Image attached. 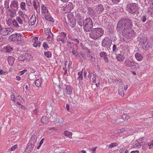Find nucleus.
<instances>
[{"label": "nucleus", "mask_w": 153, "mask_h": 153, "mask_svg": "<svg viewBox=\"0 0 153 153\" xmlns=\"http://www.w3.org/2000/svg\"><path fill=\"white\" fill-rule=\"evenodd\" d=\"M121 0H111L113 4H116L119 3Z\"/></svg>", "instance_id": "nucleus-55"}, {"label": "nucleus", "mask_w": 153, "mask_h": 153, "mask_svg": "<svg viewBox=\"0 0 153 153\" xmlns=\"http://www.w3.org/2000/svg\"><path fill=\"white\" fill-rule=\"evenodd\" d=\"M10 7L11 8L14 7L16 10H17L19 6L18 5V2L16 1H14L12 2L10 5Z\"/></svg>", "instance_id": "nucleus-15"}, {"label": "nucleus", "mask_w": 153, "mask_h": 153, "mask_svg": "<svg viewBox=\"0 0 153 153\" xmlns=\"http://www.w3.org/2000/svg\"><path fill=\"white\" fill-rule=\"evenodd\" d=\"M42 17H44L46 20L51 22H54V20L53 19V18L51 17L50 15L48 14H46Z\"/></svg>", "instance_id": "nucleus-22"}, {"label": "nucleus", "mask_w": 153, "mask_h": 153, "mask_svg": "<svg viewBox=\"0 0 153 153\" xmlns=\"http://www.w3.org/2000/svg\"><path fill=\"white\" fill-rule=\"evenodd\" d=\"M133 26L131 21L128 18H123L118 22L117 25V30L118 31H121L122 29L127 30L131 28Z\"/></svg>", "instance_id": "nucleus-1"}, {"label": "nucleus", "mask_w": 153, "mask_h": 153, "mask_svg": "<svg viewBox=\"0 0 153 153\" xmlns=\"http://www.w3.org/2000/svg\"><path fill=\"white\" fill-rule=\"evenodd\" d=\"M36 17L35 15H33L29 21V24L30 26H32L35 23Z\"/></svg>", "instance_id": "nucleus-13"}, {"label": "nucleus", "mask_w": 153, "mask_h": 153, "mask_svg": "<svg viewBox=\"0 0 153 153\" xmlns=\"http://www.w3.org/2000/svg\"><path fill=\"white\" fill-rule=\"evenodd\" d=\"M35 145H36L33 144V143H28L27 147L26 150L28 151L32 152L33 150Z\"/></svg>", "instance_id": "nucleus-14"}, {"label": "nucleus", "mask_w": 153, "mask_h": 153, "mask_svg": "<svg viewBox=\"0 0 153 153\" xmlns=\"http://www.w3.org/2000/svg\"><path fill=\"white\" fill-rule=\"evenodd\" d=\"M95 10L98 13L100 14L104 10V8L102 5L100 4L96 7Z\"/></svg>", "instance_id": "nucleus-11"}, {"label": "nucleus", "mask_w": 153, "mask_h": 153, "mask_svg": "<svg viewBox=\"0 0 153 153\" xmlns=\"http://www.w3.org/2000/svg\"><path fill=\"white\" fill-rule=\"evenodd\" d=\"M44 54L47 57H50L51 56V53L49 51L45 52Z\"/></svg>", "instance_id": "nucleus-45"}, {"label": "nucleus", "mask_w": 153, "mask_h": 153, "mask_svg": "<svg viewBox=\"0 0 153 153\" xmlns=\"http://www.w3.org/2000/svg\"><path fill=\"white\" fill-rule=\"evenodd\" d=\"M148 146H149V149L152 148L153 147V143H148L147 144Z\"/></svg>", "instance_id": "nucleus-59"}, {"label": "nucleus", "mask_w": 153, "mask_h": 153, "mask_svg": "<svg viewBox=\"0 0 153 153\" xmlns=\"http://www.w3.org/2000/svg\"><path fill=\"white\" fill-rule=\"evenodd\" d=\"M35 85L38 87H39L41 86V80L39 79H37L35 82Z\"/></svg>", "instance_id": "nucleus-40"}, {"label": "nucleus", "mask_w": 153, "mask_h": 153, "mask_svg": "<svg viewBox=\"0 0 153 153\" xmlns=\"http://www.w3.org/2000/svg\"><path fill=\"white\" fill-rule=\"evenodd\" d=\"M141 20L143 22H145L146 20V18L145 16H142L141 17Z\"/></svg>", "instance_id": "nucleus-48"}, {"label": "nucleus", "mask_w": 153, "mask_h": 153, "mask_svg": "<svg viewBox=\"0 0 153 153\" xmlns=\"http://www.w3.org/2000/svg\"><path fill=\"white\" fill-rule=\"evenodd\" d=\"M46 34L47 35L49 36V37L51 38H53V34L51 33L50 29H47L46 32Z\"/></svg>", "instance_id": "nucleus-26"}, {"label": "nucleus", "mask_w": 153, "mask_h": 153, "mask_svg": "<svg viewBox=\"0 0 153 153\" xmlns=\"http://www.w3.org/2000/svg\"><path fill=\"white\" fill-rule=\"evenodd\" d=\"M23 57L24 61L27 60L30 58L31 55L29 53H25V54L23 55Z\"/></svg>", "instance_id": "nucleus-25"}, {"label": "nucleus", "mask_w": 153, "mask_h": 153, "mask_svg": "<svg viewBox=\"0 0 153 153\" xmlns=\"http://www.w3.org/2000/svg\"><path fill=\"white\" fill-rule=\"evenodd\" d=\"M34 47H37L38 46L39 47L40 45V42H34L33 44Z\"/></svg>", "instance_id": "nucleus-46"}, {"label": "nucleus", "mask_w": 153, "mask_h": 153, "mask_svg": "<svg viewBox=\"0 0 153 153\" xmlns=\"http://www.w3.org/2000/svg\"><path fill=\"white\" fill-rule=\"evenodd\" d=\"M13 50L12 48L9 45L7 46L5 49V52L7 53L10 52Z\"/></svg>", "instance_id": "nucleus-33"}, {"label": "nucleus", "mask_w": 153, "mask_h": 153, "mask_svg": "<svg viewBox=\"0 0 153 153\" xmlns=\"http://www.w3.org/2000/svg\"><path fill=\"white\" fill-rule=\"evenodd\" d=\"M16 19V21L18 22L19 24L22 25L23 23L22 20L20 17H17Z\"/></svg>", "instance_id": "nucleus-47"}, {"label": "nucleus", "mask_w": 153, "mask_h": 153, "mask_svg": "<svg viewBox=\"0 0 153 153\" xmlns=\"http://www.w3.org/2000/svg\"><path fill=\"white\" fill-rule=\"evenodd\" d=\"M37 140V137L35 135H33L31 137L29 143L33 144L36 145V142Z\"/></svg>", "instance_id": "nucleus-17"}, {"label": "nucleus", "mask_w": 153, "mask_h": 153, "mask_svg": "<svg viewBox=\"0 0 153 153\" xmlns=\"http://www.w3.org/2000/svg\"><path fill=\"white\" fill-rule=\"evenodd\" d=\"M16 41H20L22 39V35L20 33H16Z\"/></svg>", "instance_id": "nucleus-32"}, {"label": "nucleus", "mask_w": 153, "mask_h": 153, "mask_svg": "<svg viewBox=\"0 0 153 153\" xmlns=\"http://www.w3.org/2000/svg\"><path fill=\"white\" fill-rule=\"evenodd\" d=\"M16 138V136H15L14 135H11L8 137L9 141H11L13 140H16L17 139Z\"/></svg>", "instance_id": "nucleus-30"}, {"label": "nucleus", "mask_w": 153, "mask_h": 153, "mask_svg": "<svg viewBox=\"0 0 153 153\" xmlns=\"http://www.w3.org/2000/svg\"><path fill=\"white\" fill-rule=\"evenodd\" d=\"M124 64L126 66L128 67H132L134 66L139 68L140 66L137 63L131 61L129 59H126L125 60Z\"/></svg>", "instance_id": "nucleus-8"}, {"label": "nucleus", "mask_w": 153, "mask_h": 153, "mask_svg": "<svg viewBox=\"0 0 153 153\" xmlns=\"http://www.w3.org/2000/svg\"><path fill=\"white\" fill-rule=\"evenodd\" d=\"M73 40L75 42H76L77 43V44H78L79 43V39H73Z\"/></svg>", "instance_id": "nucleus-63"}, {"label": "nucleus", "mask_w": 153, "mask_h": 153, "mask_svg": "<svg viewBox=\"0 0 153 153\" xmlns=\"http://www.w3.org/2000/svg\"><path fill=\"white\" fill-rule=\"evenodd\" d=\"M112 50L113 52H116L118 50V49H117L116 45H113Z\"/></svg>", "instance_id": "nucleus-53"}, {"label": "nucleus", "mask_w": 153, "mask_h": 153, "mask_svg": "<svg viewBox=\"0 0 153 153\" xmlns=\"http://www.w3.org/2000/svg\"><path fill=\"white\" fill-rule=\"evenodd\" d=\"M19 14L22 17L24 16L23 13L22 11H19Z\"/></svg>", "instance_id": "nucleus-64"}, {"label": "nucleus", "mask_w": 153, "mask_h": 153, "mask_svg": "<svg viewBox=\"0 0 153 153\" xmlns=\"http://www.w3.org/2000/svg\"><path fill=\"white\" fill-rule=\"evenodd\" d=\"M14 30L11 27L7 28V36L8 35H10L13 32Z\"/></svg>", "instance_id": "nucleus-28"}, {"label": "nucleus", "mask_w": 153, "mask_h": 153, "mask_svg": "<svg viewBox=\"0 0 153 153\" xmlns=\"http://www.w3.org/2000/svg\"><path fill=\"white\" fill-rule=\"evenodd\" d=\"M118 144L117 143H112L108 145L109 148H111L115 146H117Z\"/></svg>", "instance_id": "nucleus-43"}, {"label": "nucleus", "mask_w": 153, "mask_h": 153, "mask_svg": "<svg viewBox=\"0 0 153 153\" xmlns=\"http://www.w3.org/2000/svg\"><path fill=\"white\" fill-rule=\"evenodd\" d=\"M104 34V31L101 28L92 29L89 33V36L94 39H96L101 37Z\"/></svg>", "instance_id": "nucleus-2"}, {"label": "nucleus", "mask_w": 153, "mask_h": 153, "mask_svg": "<svg viewBox=\"0 0 153 153\" xmlns=\"http://www.w3.org/2000/svg\"><path fill=\"white\" fill-rule=\"evenodd\" d=\"M122 33L123 36L127 39V40L126 39L124 40V41L126 43L129 42L131 37H134L136 35V33L131 28H128L127 30L125 29H123L122 31Z\"/></svg>", "instance_id": "nucleus-4"}, {"label": "nucleus", "mask_w": 153, "mask_h": 153, "mask_svg": "<svg viewBox=\"0 0 153 153\" xmlns=\"http://www.w3.org/2000/svg\"><path fill=\"white\" fill-rule=\"evenodd\" d=\"M137 40L139 42L140 45L142 46V48L146 50L150 47L149 44V40L145 35H140L137 38Z\"/></svg>", "instance_id": "nucleus-3"}, {"label": "nucleus", "mask_w": 153, "mask_h": 153, "mask_svg": "<svg viewBox=\"0 0 153 153\" xmlns=\"http://www.w3.org/2000/svg\"><path fill=\"white\" fill-rule=\"evenodd\" d=\"M135 56L137 59L138 61H140L143 59V56L139 53H136Z\"/></svg>", "instance_id": "nucleus-21"}, {"label": "nucleus", "mask_w": 153, "mask_h": 153, "mask_svg": "<svg viewBox=\"0 0 153 153\" xmlns=\"http://www.w3.org/2000/svg\"><path fill=\"white\" fill-rule=\"evenodd\" d=\"M67 39L66 34L64 32L61 33L58 36L57 41L58 42L61 41L63 43H65Z\"/></svg>", "instance_id": "nucleus-9"}, {"label": "nucleus", "mask_w": 153, "mask_h": 153, "mask_svg": "<svg viewBox=\"0 0 153 153\" xmlns=\"http://www.w3.org/2000/svg\"><path fill=\"white\" fill-rule=\"evenodd\" d=\"M122 117L123 119H128L129 118L127 114H125L122 115Z\"/></svg>", "instance_id": "nucleus-51"}, {"label": "nucleus", "mask_w": 153, "mask_h": 153, "mask_svg": "<svg viewBox=\"0 0 153 153\" xmlns=\"http://www.w3.org/2000/svg\"><path fill=\"white\" fill-rule=\"evenodd\" d=\"M64 134L68 137L71 138L72 135L71 132L68 131H65L64 132Z\"/></svg>", "instance_id": "nucleus-35"}, {"label": "nucleus", "mask_w": 153, "mask_h": 153, "mask_svg": "<svg viewBox=\"0 0 153 153\" xmlns=\"http://www.w3.org/2000/svg\"><path fill=\"white\" fill-rule=\"evenodd\" d=\"M41 120L44 124H46L48 121V118L46 116H43L41 119Z\"/></svg>", "instance_id": "nucleus-24"}, {"label": "nucleus", "mask_w": 153, "mask_h": 153, "mask_svg": "<svg viewBox=\"0 0 153 153\" xmlns=\"http://www.w3.org/2000/svg\"><path fill=\"white\" fill-rule=\"evenodd\" d=\"M33 4L37 13H39L40 12V7L39 2L37 1L33 0Z\"/></svg>", "instance_id": "nucleus-10"}, {"label": "nucleus", "mask_w": 153, "mask_h": 153, "mask_svg": "<svg viewBox=\"0 0 153 153\" xmlns=\"http://www.w3.org/2000/svg\"><path fill=\"white\" fill-rule=\"evenodd\" d=\"M43 46L45 49H46L47 48H48L47 44L45 42H44L43 43Z\"/></svg>", "instance_id": "nucleus-58"}, {"label": "nucleus", "mask_w": 153, "mask_h": 153, "mask_svg": "<svg viewBox=\"0 0 153 153\" xmlns=\"http://www.w3.org/2000/svg\"><path fill=\"white\" fill-rule=\"evenodd\" d=\"M118 92L119 94L122 97L124 96V93L123 89V84H122L119 87L118 89Z\"/></svg>", "instance_id": "nucleus-20"}, {"label": "nucleus", "mask_w": 153, "mask_h": 153, "mask_svg": "<svg viewBox=\"0 0 153 153\" xmlns=\"http://www.w3.org/2000/svg\"><path fill=\"white\" fill-rule=\"evenodd\" d=\"M26 3L29 6H30L31 5V3L30 0H26Z\"/></svg>", "instance_id": "nucleus-61"}, {"label": "nucleus", "mask_w": 153, "mask_h": 153, "mask_svg": "<svg viewBox=\"0 0 153 153\" xmlns=\"http://www.w3.org/2000/svg\"><path fill=\"white\" fill-rule=\"evenodd\" d=\"M70 26L72 27H74L75 25V22L74 20H70L69 21Z\"/></svg>", "instance_id": "nucleus-37"}, {"label": "nucleus", "mask_w": 153, "mask_h": 153, "mask_svg": "<svg viewBox=\"0 0 153 153\" xmlns=\"http://www.w3.org/2000/svg\"><path fill=\"white\" fill-rule=\"evenodd\" d=\"M90 72L88 70H86L84 72V77L86 79H88L89 77Z\"/></svg>", "instance_id": "nucleus-36"}, {"label": "nucleus", "mask_w": 153, "mask_h": 153, "mask_svg": "<svg viewBox=\"0 0 153 153\" xmlns=\"http://www.w3.org/2000/svg\"><path fill=\"white\" fill-rule=\"evenodd\" d=\"M69 5H70V6L71 7V8H70V9H68V12H70V11H71V10H72L73 9V8H74V7H73V5L72 4V3H69V4L68 5V6Z\"/></svg>", "instance_id": "nucleus-52"}, {"label": "nucleus", "mask_w": 153, "mask_h": 153, "mask_svg": "<svg viewBox=\"0 0 153 153\" xmlns=\"http://www.w3.org/2000/svg\"><path fill=\"white\" fill-rule=\"evenodd\" d=\"M0 33L3 36H7V28H3V29L1 31Z\"/></svg>", "instance_id": "nucleus-31"}, {"label": "nucleus", "mask_w": 153, "mask_h": 153, "mask_svg": "<svg viewBox=\"0 0 153 153\" xmlns=\"http://www.w3.org/2000/svg\"><path fill=\"white\" fill-rule=\"evenodd\" d=\"M17 145H15L10 148V150L11 151H12L16 149L17 148ZM9 150H10V149H9Z\"/></svg>", "instance_id": "nucleus-57"}, {"label": "nucleus", "mask_w": 153, "mask_h": 153, "mask_svg": "<svg viewBox=\"0 0 153 153\" xmlns=\"http://www.w3.org/2000/svg\"><path fill=\"white\" fill-rule=\"evenodd\" d=\"M66 90L67 94H70L72 92V88L69 85H67L66 87Z\"/></svg>", "instance_id": "nucleus-29"}, {"label": "nucleus", "mask_w": 153, "mask_h": 153, "mask_svg": "<svg viewBox=\"0 0 153 153\" xmlns=\"http://www.w3.org/2000/svg\"><path fill=\"white\" fill-rule=\"evenodd\" d=\"M121 119L120 118V119H118V120H114V121L115 122H118V124L119 125H121L123 123L120 120Z\"/></svg>", "instance_id": "nucleus-60"}, {"label": "nucleus", "mask_w": 153, "mask_h": 153, "mask_svg": "<svg viewBox=\"0 0 153 153\" xmlns=\"http://www.w3.org/2000/svg\"><path fill=\"white\" fill-rule=\"evenodd\" d=\"M16 33L13 34L9 37V39L11 41H16Z\"/></svg>", "instance_id": "nucleus-23"}, {"label": "nucleus", "mask_w": 153, "mask_h": 153, "mask_svg": "<svg viewBox=\"0 0 153 153\" xmlns=\"http://www.w3.org/2000/svg\"><path fill=\"white\" fill-rule=\"evenodd\" d=\"M88 15H89L91 16H94L95 14V12L94 10L91 7L88 8Z\"/></svg>", "instance_id": "nucleus-19"}, {"label": "nucleus", "mask_w": 153, "mask_h": 153, "mask_svg": "<svg viewBox=\"0 0 153 153\" xmlns=\"http://www.w3.org/2000/svg\"><path fill=\"white\" fill-rule=\"evenodd\" d=\"M93 26V22L91 18H87L84 21L83 28L85 31H90Z\"/></svg>", "instance_id": "nucleus-6"}, {"label": "nucleus", "mask_w": 153, "mask_h": 153, "mask_svg": "<svg viewBox=\"0 0 153 153\" xmlns=\"http://www.w3.org/2000/svg\"><path fill=\"white\" fill-rule=\"evenodd\" d=\"M12 23L13 26L16 28H18L19 27V26L16 20H14L13 21Z\"/></svg>", "instance_id": "nucleus-41"}, {"label": "nucleus", "mask_w": 153, "mask_h": 153, "mask_svg": "<svg viewBox=\"0 0 153 153\" xmlns=\"http://www.w3.org/2000/svg\"><path fill=\"white\" fill-rule=\"evenodd\" d=\"M112 43L111 39L108 37H106L102 41L101 45L102 47L108 48L110 47Z\"/></svg>", "instance_id": "nucleus-7"}, {"label": "nucleus", "mask_w": 153, "mask_h": 153, "mask_svg": "<svg viewBox=\"0 0 153 153\" xmlns=\"http://www.w3.org/2000/svg\"><path fill=\"white\" fill-rule=\"evenodd\" d=\"M70 47L72 48V53L75 56H77L78 54V52L74 49V46H72L71 47L70 46Z\"/></svg>", "instance_id": "nucleus-34"}, {"label": "nucleus", "mask_w": 153, "mask_h": 153, "mask_svg": "<svg viewBox=\"0 0 153 153\" xmlns=\"http://www.w3.org/2000/svg\"><path fill=\"white\" fill-rule=\"evenodd\" d=\"M41 9L42 15V16H44L46 14H50L47 7H45L44 6H42V7Z\"/></svg>", "instance_id": "nucleus-12"}, {"label": "nucleus", "mask_w": 153, "mask_h": 153, "mask_svg": "<svg viewBox=\"0 0 153 153\" xmlns=\"http://www.w3.org/2000/svg\"><path fill=\"white\" fill-rule=\"evenodd\" d=\"M56 121L60 124H61L63 123V120L61 118H57L56 119Z\"/></svg>", "instance_id": "nucleus-49"}, {"label": "nucleus", "mask_w": 153, "mask_h": 153, "mask_svg": "<svg viewBox=\"0 0 153 153\" xmlns=\"http://www.w3.org/2000/svg\"><path fill=\"white\" fill-rule=\"evenodd\" d=\"M78 22L79 25L80 26H83L84 25V21L82 20L78 21Z\"/></svg>", "instance_id": "nucleus-50"}, {"label": "nucleus", "mask_w": 153, "mask_h": 153, "mask_svg": "<svg viewBox=\"0 0 153 153\" xmlns=\"http://www.w3.org/2000/svg\"><path fill=\"white\" fill-rule=\"evenodd\" d=\"M116 131L118 133H122L124 131L125 129L123 128H122L121 129H117Z\"/></svg>", "instance_id": "nucleus-44"}, {"label": "nucleus", "mask_w": 153, "mask_h": 153, "mask_svg": "<svg viewBox=\"0 0 153 153\" xmlns=\"http://www.w3.org/2000/svg\"><path fill=\"white\" fill-rule=\"evenodd\" d=\"M20 7L22 10L25 9V4L24 2H22L20 4Z\"/></svg>", "instance_id": "nucleus-42"}, {"label": "nucleus", "mask_w": 153, "mask_h": 153, "mask_svg": "<svg viewBox=\"0 0 153 153\" xmlns=\"http://www.w3.org/2000/svg\"><path fill=\"white\" fill-rule=\"evenodd\" d=\"M16 12L15 10H12V11H11V13L10 14V16L12 17H13L14 16L16 15Z\"/></svg>", "instance_id": "nucleus-54"}, {"label": "nucleus", "mask_w": 153, "mask_h": 153, "mask_svg": "<svg viewBox=\"0 0 153 153\" xmlns=\"http://www.w3.org/2000/svg\"><path fill=\"white\" fill-rule=\"evenodd\" d=\"M145 2L146 5H147V2H148V4L149 5L150 7L153 8V1L152 0H146Z\"/></svg>", "instance_id": "nucleus-27"}, {"label": "nucleus", "mask_w": 153, "mask_h": 153, "mask_svg": "<svg viewBox=\"0 0 153 153\" xmlns=\"http://www.w3.org/2000/svg\"><path fill=\"white\" fill-rule=\"evenodd\" d=\"M100 56L101 58H104L107 56V54L104 52H102L100 54Z\"/></svg>", "instance_id": "nucleus-38"}, {"label": "nucleus", "mask_w": 153, "mask_h": 153, "mask_svg": "<svg viewBox=\"0 0 153 153\" xmlns=\"http://www.w3.org/2000/svg\"><path fill=\"white\" fill-rule=\"evenodd\" d=\"M116 57L117 61L120 62H123L125 59L123 54L121 53L118 54Z\"/></svg>", "instance_id": "nucleus-16"}, {"label": "nucleus", "mask_w": 153, "mask_h": 153, "mask_svg": "<svg viewBox=\"0 0 153 153\" xmlns=\"http://www.w3.org/2000/svg\"><path fill=\"white\" fill-rule=\"evenodd\" d=\"M83 72L82 71H81L80 72H79L78 73V79L79 80H82V79L83 76L82 75V73Z\"/></svg>", "instance_id": "nucleus-39"}, {"label": "nucleus", "mask_w": 153, "mask_h": 153, "mask_svg": "<svg viewBox=\"0 0 153 153\" xmlns=\"http://www.w3.org/2000/svg\"><path fill=\"white\" fill-rule=\"evenodd\" d=\"M138 8L137 4L135 3L128 4L126 7V10L128 12L134 15L137 14L138 13Z\"/></svg>", "instance_id": "nucleus-5"}, {"label": "nucleus", "mask_w": 153, "mask_h": 153, "mask_svg": "<svg viewBox=\"0 0 153 153\" xmlns=\"http://www.w3.org/2000/svg\"><path fill=\"white\" fill-rule=\"evenodd\" d=\"M7 60L9 65L12 66L14 63L15 59L12 56H9L7 58Z\"/></svg>", "instance_id": "nucleus-18"}, {"label": "nucleus", "mask_w": 153, "mask_h": 153, "mask_svg": "<svg viewBox=\"0 0 153 153\" xmlns=\"http://www.w3.org/2000/svg\"><path fill=\"white\" fill-rule=\"evenodd\" d=\"M65 68H69V63H68V62L67 61H66L65 64Z\"/></svg>", "instance_id": "nucleus-62"}, {"label": "nucleus", "mask_w": 153, "mask_h": 153, "mask_svg": "<svg viewBox=\"0 0 153 153\" xmlns=\"http://www.w3.org/2000/svg\"><path fill=\"white\" fill-rule=\"evenodd\" d=\"M55 130V128L53 127L49 128L48 131V133H51L52 132L54 131Z\"/></svg>", "instance_id": "nucleus-56"}]
</instances>
